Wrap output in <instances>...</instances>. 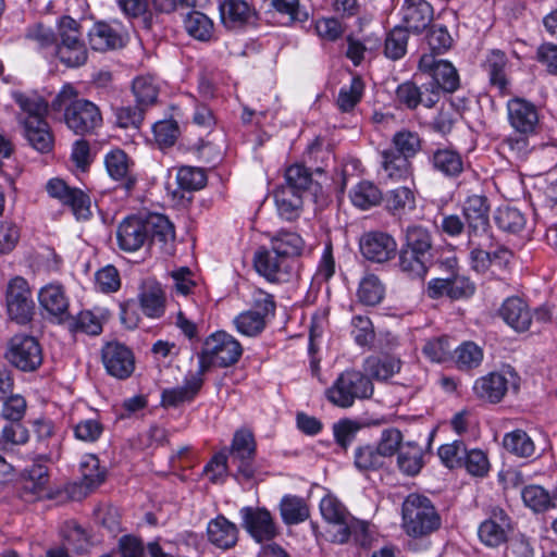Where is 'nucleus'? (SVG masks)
I'll list each match as a JSON object with an SVG mask.
<instances>
[{"label": "nucleus", "mask_w": 557, "mask_h": 557, "mask_svg": "<svg viewBox=\"0 0 557 557\" xmlns=\"http://www.w3.org/2000/svg\"><path fill=\"white\" fill-rule=\"evenodd\" d=\"M77 90L72 85H64L51 101L54 111L64 108V121L77 135L92 134L102 125V115L94 102L77 98Z\"/></svg>", "instance_id": "1"}, {"label": "nucleus", "mask_w": 557, "mask_h": 557, "mask_svg": "<svg viewBox=\"0 0 557 557\" xmlns=\"http://www.w3.org/2000/svg\"><path fill=\"white\" fill-rule=\"evenodd\" d=\"M441 523V517L428 497L419 494L407 496L403 504V527L408 535H429L438 530Z\"/></svg>", "instance_id": "2"}, {"label": "nucleus", "mask_w": 557, "mask_h": 557, "mask_svg": "<svg viewBox=\"0 0 557 557\" xmlns=\"http://www.w3.org/2000/svg\"><path fill=\"white\" fill-rule=\"evenodd\" d=\"M374 386L371 379L358 370H345L325 391L330 403L339 408L351 407L357 399H368L373 395Z\"/></svg>", "instance_id": "3"}, {"label": "nucleus", "mask_w": 557, "mask_h": 557, "mask_svg": "<svg viewBox=\"0 0 557 557\" xmlns=\"http://www.w3.org/2000/svg\"><path fill=\"white\" fill-rule=\"evenodd\" d=\"M53 55L66 67H79L87 62L88 51L82 39L81 25L71 16L58 22V38Z\"/></svg>", "instance_id": "4"}, {"label": "nucleus", "mask_w": 557, "mask_h": 557, "mask_svg": "<svg viewBox=\"0 0 557 557\" xmlns=\"http://www.w3.org/2000/svg\"><path fill=\"white\" fill-rule=\"evenodd\" d=\"M243 355L240 343L224 331L207 337L199 355V371L203 375L211 366L226 368L235 364Z\"/></svg>", "instance_id": "5"}, {"label": "nucleus", "mask_w": 557, "mask_h": 557, "mask_svg": "<svg viewBox=\"0 0 557 557\" xmlns=\"http://www.w3.org/2000/svg\"><path fill=\"white\" fill-rule=\"evenodd\" d=\"M5 357L12 366L24 372L37 370L44 360L42 348L38 339L24 333L11 337Z\"/></svg>", "instance_id": "6"}, {"label": "nucleus", "mask_w": 557, "mask_h": 557, "mask_svg": "<svg viewBox=\"0 0 557 557\" xmlns=\"http://www.w3.org/2000/svg\"><path fill=\"white\" fill-rule=\"evenodd\" d=\"M419 70L432 77L426 86L436 91L438 99L441 91L454 92L459 88V75L455 66L446 60L437 59L433 53H424L419 61Z\"/></svg>", "instance_id": "7"}, {"label": "nucleus", "mask_w": 557, "mask_h": 557, "mask_svg": "<svg viewBox=\"0 0 557 557\" xmlns=\"http://www.w3.org/2000/svg\"><path fill=\"white\" fill-rule=\"evenodd\" d=\"M320 511L329 524L326 534L332 543L344 544L350 537L351 515L334 496L326 495L320 502Z\"/></svg>", "instance_id": "8"}, {"label": "nucleus", "mask_w": 557, "mask_h": 557, "mask_svg": "<svg viewBox=\"0 0 557 557\" xmlns=\"http://www.w3.org/2000/svg\"><path fill=\"white\" fill-rule=\"evenodd\" d=\"M7 311L11 320L18 324L32 321L35 302L27 281L22 276L10 280L5 293Z\"/></svg>", "instance_id": "9"}, {"label": "nucleus", "mask_w": 557, "mask_h": 557, "mask_svg": "<svg viewBox=\"0 0 557 557\" xmlns=\"http://www.w3.org/2000/svg\"><path fill=\"white\" fill-rule=\"evenodd\" d=\"M470 260L476 272H485L495 260H504L509 251L499 246L493 234L468 236Z\"/></svg>", "instance_id": "10"}, {"label": "nucleus", "mask_w": 557, "mask_h": 557, "mask_svg": "<svg viewBox=\"0 0 557 557\" xmlns=\"http://www.w3.org/2000/svg\"><path fill=\"white\" fill-rule=\"evenodd\" d=\"M101 359L107 373L117 380L128 379L135 370L133 350L119 342L107 343L102 347Z\"/></svg>", "instance_id": "11"}, {"label": "nucleus", "mask_w": 557, "mask_h": 557, "mask_svg": "<svg viewBox=\"0 0 557 557\" xmlns=\"http://www.w3.org/2000/svg\"><path fill=\"white\" fill-rule=\"evenodd\" d=\"M230 455L233 462L237 465L238 473L246 480L252 479L255 475L256 442L251 431L242 429L235 432Z\"/></svg>", "instance_id": "12"}, {"label": "nucleus", "mask_w": 557, "mask_h": 557, "mask_svg": "<svg viewBox=\"0 0 557 557\" xmlns=\"http://www.w3.org/2000/svg\"><path fill=\"white\" fill-rule=\"evenodd\" d=\"M361 255L369 261L383 263L393 259L397 251V243L392 235L381 231H370L360 237Z\"/></svg>", "instance_id": "13"}, {"label": "nucleus", "mask_w": 557, "mask_h": 557, "mask_svg": "<svg viewBox=\"0 0 557 557\" xmlns=\"http://www.w3.org/2000/svg\"><path fill=\"white\" fill-rule=\"evenodd\" d=\"M507 117L517 134L533 135L540 124L536 107L523 98H512L507 102Z\"/></svg>", "instance_id": "14"}, {"label": "nucleus", "mask_w": 557, "mask_h": 557, "mask_svg": "<svg viewBox=\"0 0 557 557\" xmlns=\"http://www.w3.org/2000/svg\"><path fill=\"white\" fill-rule=\"evenodd\" d=\"M463 216L467 222V234H492L490 225V203L484 195H471L463 203Z\"/></svg>", "instance_id": "15"}, {"label": "nucleus", "mask_w": 557, "mask_h": 557, "mask_svg": "<svg viewBox=\"0 0 557 557\" xmlns=\"http://www.w3.org/2000/svg\"><path fill=\"white\" fill-rule=\"evenodd\" d=\"M287 260L274 248H259L253 255V268L268 282L277 283L287 275Z\"/></svg>", "instance_id": "16"}, {"label": "nucleus", "mask_w": 557, "mask_h": 557, "mask_svg": "<svg viewBox=\"0 0 557 557\" xmlns=\"http://www.w3.org/2000/svg\"><path fill=\"white\" fill-rule=\"evenodd\" d=\"M104 165L109 176L119 183L126 191L134 188L137 176L134 173V162L121 149H113L104 157Z\"/></svg>", "instance_id": "17"}, {"label": "nucleus", "mask_w": 557, "mask_h": 557, "mask_svg": "<svg viewBox=\"0 0 557 557\" xmlns=\"http://www.w3.org/2000/svg\"><path fill=\"white\" fill-rule=\"evenodd\" d=\"M220 17L227 29H240L257 18L256 9L245 0H223L219 5Z\"/></svg>", "instance_id": "18"}, {"label": "nucleus", "mask_w": 557, "mask_h": 557, "mask_svg": "<svg viewBox=\"0 0 557 557\" xmlns=\"http://www.w3.org/2000/svg\"><path fill=\"white\" fill-rule=\"evenodd\" d=\"M243 527L257 541H270L276 535V528L270 512L261 508L245 507L240 510Z\"/></svg>", "instance_id": "19"}, {"label": "nucleus", "mask_w": 557, "mask_h": 557, "mask_svg": "<svg viewBox=\"0 0 557 557\" xmlns=\"http://www.w3.org/2000/svg\"><path fill=\"white\" fill-rule=\"evenodd\" d=\"M433 7L426 0H404L401 21L407 32L422 33L433 21Z\"/></svg>", "instance_id": "20"}, {"label": "nucleus", "mask_w": 557, "mask_h": 557, "mask_svg": "<svg viewBox=\"0 0 557 557\" xmlns=\"http://www.w3.org/2000/svg\"><path fill=\"white\" fill-rule=\"evenodd\" d=\"M146 219L129 216L124 219L116 230L119 247L128 252L141 248L147 242Z\"/></svg>", "instance_id": "21"}, {"label": "nucleus", "mask_w": 557, "mask_h": 557, "mask_svg": "<svg viewBox=\"0 0 557 557\" xmlns=\"http://www.w3.org/2000/svg\"><path fill=\"white\" fill-rule=\"evenodd\" d=\"M396 99L409 110H414L420 104L432 109L438 102V97L434 89L428 88L426 84L419 87L411 81L404 82L397 87Z\"/></svg>", "instance_id": "22"}, {"label": "nucleus", "mask_w": 557, "mask_h": 557, "mask_svg": "<svg viewBox=\"0 0 557 557\" xmlns=\"http://www.w3.org/2000/svg\"><path fill=\"white\" fill-rule=\"evenodd\" d=\"M38 299L40 307L59 323H63L70 319L69 298L61 285L48 284L44 286L39 290Z\"/></svg>", "instance_id": "23"}, {"label": "nucleus", "mask_w": 557, "mask_h": 557, "mask_svg": "<svg viewBox=\"0 0 557 557\" xmlns=\"http://www.w3.org/2000/svg\"><path fill=\"white\" fill-rule=\"evenodd\" d=\"M509 530V517L503 509H497L480 524L478 534L481 542L486 546L498 547L507 541Z\"/></svg>", "instance_id": "24"}, {"label": "nucleus", "mask_w": 557, "mask_h": 557, "mask_svg": "<svg viewBox=\"0 0 557 557\" xmlns=\"http://www.w3.org/2000/svg\"><path fill=\"white\" fill-rule=\"evenodd\" d=\"M203 385V375L198 370L189 372L184 380V385L166 388L161 395V405L163 407H178L184 403L191 401L200 392Z\"/></svg>", "instance_id": "25"}, {"label": "nucleus", "mask_w": 557, "mask_h": 557, "mask_svg": "<svg viewBox=\"0 0 557 557\" xmlns=\"http://www.w3.org/2000/svg\"><path fill=\"white\" fill-rule=\"evenodd\" d=\"M148 242L159 244L166 253L173 250L175 230L172 222L163 214L152 213L146 218Z\"/></svg>", "instance_id": "26"}, {"label": "nucleus", "mask_w": 557, "mask_h": 557, "mask_svg": "<svg viewBox=\"0 0 557 557\" xmlns=\"http://www.w3.org/2000/svg\"><path fill=\"white\" fill-rule=\"evenodd\" d=\"M429 162L435 172L447 178H457L465 171L462 156L450 147L435 149L429 156Z\"/></svg>", "instance_id": "27"}, {"label": "nucleus", "mask_w": 557, "mask_h": 557, "mask_svg": "<svg viewBox=\"0 0 557 557\" xmlns=\"http://www.w3.org/2000/svg\"><path fill=\"white\" fill-rule=\"evenodd\" d=\"M49 474L46 466L34 463L25 470L22 481V496L26 500L39 499L48 495Z\"/></svg>", "instance_id": "28"}, {"label": "nucleus", "mask_w": 557, "mask_h": 557, "mask_svg": "<svg viewBox=\"0 0 557 557\" xmlns=\"http://www.w3.org/2000/svg\"><path fill=\"white\" fill-rule=\"evenodd\" d=\"M499 314L508 325L518 332L529 330L532 323L528 305L519 297L507 298L499 310Z\"/></svg>", "instance_id": "29"}, {"label": "nucleus", "mask_w": 557, "mask_h": 557, "mask_svg": "<svg viewBox=\"0 0 557 557\" xmlns=\"http://www.w3.org/2000/svg\"><path fill=\"white\" fill-rule=\"evenodd\" d=\"M138 300L143 312L152 319L163 315L165 310V297L160 284L147 281L141 285Z\"/></svg>", "instance_id": "30"}, {"label": "nucleus", "mask_w": 557, "mask_h": 557, "mask_svg": "<svg viewBox=\"0 0 557 557\" xmlns=\"http://www.w3.org/2000/svg\"><path fill=\"white\" fill-rule=\"evenodd\" d=\"M508 379L503 373L492 372L478 379L473 391L475 395L490 403H498L508 389Z\"/></svg>", "instance_id": "31"}, {"label": "nucleus", "mask_w": 557, "mask_h": 557, "mask_svg": "<svg viewBox=\"0 0 557 557\" xmlns=\"http://www.w3.org/2000/svg\"><path fill=\"white\" fill-rule=\"evenodd\" d=\"M90 47L96 51H108L123 46L121 33L106 22L96 23L88 33Z\"/></svg>", "instance_id": "32"}, {"label": "nucleus", "mask_w": 557, "mask_h": 557, "mask_svg": "<svg viewBox=\"0 0 557 557\" xmlns=\"http://www.w3.org/2000/svg\"><path fill=\"white\" fill-rule=\"evenodd\" d=\"M25 136L29 145L41 153L52 150L54 138L46 120H24Z\"/></svg>", "instance_id": "33"}, {"label": "nucleus", "mask_w": 557, "mask_h": 557, "mask_svg": "<svg viewBox=\"0 0 557 557\" xmlns=\"http://www.w3.org/2000/svg\"><path fill=\"white\" fill-rule=\"evenodd\" d=\"M209 541L215 546L227 549L237 542V528L225 517L219 516L208 523Z\"/></svg>", "instance_id": "34"}, {"label": "nucleus", "mask_w": 557, "mask_h": 557, "mask_svg": "<svg viewBox=\"0 0 557 557\" xmlns=\"http://www.w3.org/2000/svg\"><path fill=\"white\" fill-rule=\"evenodd\" d=\"M401 368V361L394 356H370L363 362V370L371 377L385 381L398 373Z\"/></svg>", "instance_id": "35"}, {"label": "nucleus", "mask_w": 557, "mask_h": 557, "mask_svg": "<svg viewBox=\"0 0 557 557\" xmlns=\"http://www.w3.org/2000/svg\"><path fill=\"white\" fill-rule=\"evenodd\" d=\"M292 187H277L274 191V200L278 214L287 221L296 220L302 209V197Z\"/></svg>", "instance_id": "36"}, {"label": "nucleus", "mask_w": 557, "mask_h": 557, "mask_svg": "<svg viewBox=\"0 0 557 557\" xmlns=\"http://www.w3.org/2000/svg\"><path fill=\"white\" fill-rule=\"evenodd\" d=\"M507 65L508 59L505 52L498 49L492 50L487 54L483 64L484 70L488 74L491 84L497 87L500 91H505L507 89Z\"/></svg>", "instance_id": "37"}, {"label": "nucleus", "mask_w": 557, "mask_h": 557, "mask_svg": "<svg viewBox=\"0 0 557 557\" xmlns=\"http://www.w3.org/2000/svg\"><path fill=\"white\" fill-rule=\"evenodd\" d=\"M433 259L417 253L416 251L401 247L399 251V268L400 270L411 277L422 278L428 273Z\"/></svg>", "instance_id": "38"}, {"label": "nucleus", "mask_w": 557, "mask_h": 557, "mask_svg": "<svg viewBox=\"0 0 557 557\" xmlns=\"http://www.w3.org/2000/svg\"><path fill=\"white\" fill-rule=\"evenodd\" d=\"M355 207L368 210L381 203L383 195L379 187L370 181H362L357 184L349 194Z\"/></svg>", "instance_id": "39"}, {"label": "nucleus", "mask_w": 557, "mask_h": 557, "mask_svg": "<svg viewBox=\"0 0 557 557\" xmlns=\"http://www.w3.org/2000/svg\"><path fill=\"white\" fill-rule=\"evenodd\" d=\"M184 26L188 35L197 40L209 41L213 36V22L199 11L189 12L184 20Z\"/></svg>", "instance_id": "40"}, {"label": "nucleus", "mask_w": 557, "mask_h": 557, "mask_svg": "<svg viewBox=\"0 0 557 557\" xmlns=\"http://www.w3.org/2000/svg\"><path fill=\"white\" fill-rule=\"evenodd\" d=\"M521 495L525 506L536 512L546 511L557 506V494L550 495L540 485L525 486Z\"/></svg>", "instance_id": "41"}, {"label": "nucleus", "mask_w": 557, "mask_h": 557, "mask_svg": "<svg viewBox=\"0 0 557 557\" xmlns=\"http://www.w3.org/2000/svg\"><path fill=\"white\" fill-rule=\"evenodd\" d=\"M404 247L409 248L430 259H433V245L430 232L420 226L411 225L406 230V243Z\"/></svg>", "instance_id": "42"}, {"label": "nucleus", "mask_w": 557, "mask_h": 557, "mask_svg": "<svg viewBox=\"0 0 557 557\" xmlns=\"http://www.w3.org/2000/svg\"><path fill=\"white\" fill-rule=\"evenodd\" d=\"M280 511L286 524H297L309 518L306 502L297 496H284L280 504Z\"/></svg>", "instance_id": "43"}, {"label": "nucleus", "mask_w": 557, "mask_h": 557, "mask_svg": "<svg viewBox=\"0 0 557 557\" xmlns=\"http://www.w3.org/2000/svg\"><path fill=\"white\" fill-rule=\"evenodd\" d=\"M503 446L510 454L521 458L531 457L535 451L532 438L522 430L506 433L503 438Z\"/></svg>", "instance_id": "44"}, {"label": "nucleus", "mask_w": 557, "mask_h": 557, "mask_svg": "<svg viewBox=\"0 0 557 557\" xmlns=\"http://www.w3.org/2000/svg\"><path fill=\"white\" fill-rule=\"evenodd\" d=\"M422 448L414 443L408 442L401 446L398 453V467L405 474L416 475L422 468Z\"/></svg>", "instance_id": "45"}, {"label": "nucleus", "mask_w": 557, "mask_h": 557, "mask_svg": "<svg viewBox=\"0 0 557 557\" xmlns=\"http://www.w3.org/2000/svg\"><path fill=\"white\" fill-rule=\"evenodd\" d=\"M24 38L39 51H54L58 34L50 27L37 23L26 28Z\"/></svg>", "instance_id": "46"}, {"label": "nucleus", "mask_w": 557, "mask_h": 557, "mask_svg": "<svg viewBox=\"0 0 557 557\" xmlns=\"http://www.w3.org/2000/svg\"><path fill=\"white\" fill-rule=\"evenodd\" d=\"M385 201L387 210L394 215H400L416 208V196L409 187H398L388 191Z\"/></svg>", "instance_id": "47"}, {"label": "nucleus", "mask_w": 557, "mask_h": 557, "mask_svg": "<svg viewBox=\"0 0 557 557\" xmlns=\"http://www.w3.org/2000/svg\"><path fill=\"white\" fill-rule=\"evenodd\" d=\"M132 90L137 104L145 110L156 103L159 95V87L151 76L136 77L133 81Z\"/></svg>", "instance_id": "48"}, {"label": "nucleus", "mask_w": 557, "mask_h": 557, "mask_svg": "<svg viewBox=\"0 0 557 557\" xmlns=\"http://www.w3.org/2000/svg\"><path fill=\"white\" fill-rule=\"evenodd\" d=\"M381 156L382 168L387 177L392 180H401L409 175L410 162L407 158L398 154L392 149L383 150Z\"/></svg>", "instance_id": "49"}, {"label": "nucleus", "mask_w": 557, "mask_h": 557, "mask_svg": "<svg viewBox=\"0 0 557 557\" xmlns=\"http://www.w3.org/2000/svg\"><path fill=\"white\" fill-rule=\"evenodd\" d=\"M12 97L21 110L27 114L25 120H45V115L48 111V103L41 97L36 95H25L20 91H14Z\"/></svg>", "instance_id": "50"}, {"label": "nucleus", "mask_w": 557, "mask_h": 557, "mask_svg": "<svg viewBox=\"0 0 557 557\" xmlns=\"http://www.w3.org/2000/svg\"><path fill=\"white\" fill-rule=\"evenodd\" d=\"M495 223L500 230L517 234L525 227L527 219L517 208L502 207L495 213Z\"/></svg>", "instance_id": "51"}, {"label": "nucleus", "mask_w": 557, "mask_h": 557, "mask_svg": "<svg viewBox=\"0 0 557 557\" xmlns=\"http://www.w3.org/2000/svg\"><path fill=\"white\" fill-rule=\"evenodd\" d=\"M28 440L29 432L21 422H9L0 433V448L11 451L15 447L26 444Z\"/></svg>", "instance_id": "52"}, {"label": "nucleus", "mask_w": 557, "mask_h": 557, "mask_svg": "<svg viewBox=\"0 0 557 557\" xmlns=\"http://www.w3.org/2000/svg\"><path fill=\"white\" fill-rule=\"evenodd\" d=\"M392 143L396 149L394 151L407 159L414 157L422 146L419 134L408 129L395 133Z\"/></svg>", "instance_id": "53"}, {"label": "nucleus", "mask_w": 557, "mask_h": 557, "mask_svg": "<svg viewBox=\"0 0 557 557\" xmlns=\"http://www.w3.org/2000/svg\"><path fill=\"white\" fill-rule=\"evenodd\" d=\"M176 182L181 189L195 191L206 186L207 175L200 168L184 165L177 170Z\"/></svg>", "instance_id": "54"}, {"label": "nucleus", "mask_w": 557, "mask_h": 557, "mask_svg": "<svg viewBox=\"0 0 557 557\" xmlns=\"http://www.w3.org/2000/svg\"><path fill=\"white\" fill-rule=\"evenodd\" d=\"M384 295V287L374 274H367L360 281L358 288L359 300L367 306L377 305Z\"/></svg>", "instance_id": "55"}, {"label": "nucleus", "mask_w": 557, "mask_h": 557, "mask_svg": "<svg viewBox=\"0 0 557 557\" xmlns=\"http://www.w3.org/2000/svg\"><path fill=\"white\" fill-rule=\"evenodd\" d=\"M272 248L276 249L287 261L292 256H298L304 247L302 238L293 232L281 231L272 240Z\"/></svg>", "instance_id": "56"}, {"label": "nucleus", "mask_w": 557, "mask_h": 557, "mask_svg": "<svg viewBox=\"0 0 557 557\" xmlns=\"http://www.w3.org/2000/svg\"><path fill=\"white\" fill-rule=\"evenodd\" d=\"M408 32L403 26H395L386 36L384 52L392 60L403 58L407 51Z\"/></svg>", "instance_id": "57"}, {"label": "nucleus", "mask_w": 557, "mask_h": 557, "mask_svg": "<svg viewBox=\"0 0 557 557\" xmlns=\"http://www.w3.org/2000/svg\"><path fill=\"white\" fill-rule=\"evenodd\" d=\"M456 364L461 370L476 368L482 359V349L473 342H466L455 350Z\"/></svg>", "instance_id": "58"}, {"label": "nucleus", "mask_w": 557, "mask_h": 557, "mask_svg": "<svg viewBox=\"0 0 557 557\" xmlns=\"http://www.w3.org/2000/svg\"><path fill=\"white\" fill-rule=\"evenodd\" d=\"M237 331L246 336H256L262 332L265 326V318L255 310H248L236 317L234 321Z\"/></svg>", "instance_id": "59"}, {"label": "nucleus", "mask_w": 557, "mask_h": 557, "mask_svg": "<svg viewBox=\"0 0 557 557\" xmlns=\"http://www.w3.org/2000/svg\"><path fill=\"white\" fill-rule=\"evenodd\" d=\"M363 88L362 79L360 77H354L348 88L344 87L339 90L337 98L338 109L343 112L351 111L361 100Z\"/></svg>", "instance_id": "60"}, {"label": "nucleus", "mask_w": 557, "mask_h": 557, "mask_svg": "<svg viewBox=\"0 0 557 557\" xmlns=\"http://www.w3.org/2000/svg\"><path fill=\"white\" fill-rule=\"evenodd\" d=\"M384 459L376 447L366 445L355 451V466L360 471L375 470L383 466Z\"/></svg>", "instance_id": "61"}, {"label": "nucleus", "mask_w": 557, "mask_h": 557, "mask_svg": "<svg viewBox=\"0 0 557 557\" xmlns=\"http://www.w3.org/2000/svg\"><path fill=\"white\" fill-rule=\"evenodd\" d=\"M81 472L86 487L94 488L104 481L106 473L100 469L99 459L88 455L81 462Z\"/></svg>", "instance_id": "62"}, {"label": "nucleus", "mask_w": 557, "mask_h": 557, "mask_svg": "<svg viewBox=\"0 0 557 557\" xmlns=\"http://www.w3.org/2000/svg\"><path fill=\"white\" fill-rule=\"evenodd\" d=\"M286 184L282 187H292L294 191L302 194L309 188L312 183L311 173L308 169L300 164H294L286 170L285 173Z\"/></svg>", "instance_id": "63"}, {"label": "nucleus", "mask_w": 557, "mask_h": 557, "mask_svg": "<svg viewBox=\"0 0 557 557\" xmlns=\"http://www.w3.org/2000/svg\"><path fill=\"white\" fill-rule=\"evenodd\" d=\"M145 109L136 104L123 106L115 109V123L121 128L138 129L144 120Z\"/></svg>", "instance_id": "64"}]
</instances>
